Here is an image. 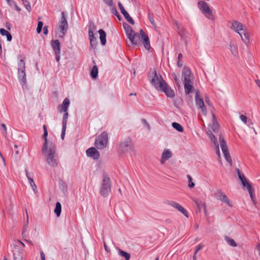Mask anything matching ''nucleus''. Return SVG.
<instances>
[{
    "instance_id": "nucleus-19",
    "label": "nucleus",
    "mask_w": 260,
    "mask_h": 260,
    "mask_svg": "<svg viewBox=\"0 0 260 260\" xmlns=\"http://www.w3.org/2000/svg\"><path fill=\"white\" fill-rule=\"evenodd\" d=\"M86 152L87 156L92 157L94 159L97 160L100 158V153L94 147L88 148Z\"/></svg>"
},
{
    "instance_id": "nucleus-27",
    "label": "nucleus",
    "mask_w": 260,
    "mask_h": 260,
    "mask_svg": "<svg viewBox=\"0 0 260 260\" xmlns=\"http://www.w3.org/2000/svg\"><path fill=\"white\" fill-rule=\"evenodd\" d=\"M99 33L100 35V39L101 41V43L103 46H105L106 43V33L102 29H100L99 30Z\"/></svg>"
},
{
    "instance_id": "nucleus-15",
    "label": "nucleus",
    "mask_w": 260,
    "mask_h": 260,
    "mask_svg": "<svg viewBox=\"0 0 260 260\" xmlns=\"http://www.w3.org/2000/svg\"><path fill=\"white\" fill-rule=\"evenodd\" d=\"M24 245V244L20 241H18L14 245L13 250L14 260H22V254L19 253V247L20 246L23 247Z\"/></svg>"
},
{
    "instance_id": "nucleus-28",
    "label": "nucleus",
    "mask_w": 260,
    "mask_h": 260,
    "mask_svg": "<svg viewBox=\"0 0 260 260\" xmlns=\"http://www.w3.org/2000/svg\"><path fill=\"white\" fill-rule=\"evenodd\" d=\"M123 26L128 38L129 36H131V35H132L135 32V31L133 30L132 27L126 23H123Z\"/></svg>"
},
{
    "instance_id": "nucleus-58",
    "label": "nucleus",
    "mask_w": 260,
    "mask_h": 260,
    "mask_svg": "<svg viewBox=\"0 0 260 260\" xmlns=\"http://www.w3.org/2000/svg\"><path fill=\"white\" fill-rule=\"evenodd\" d=\"M43 33L45 35H47L48 33V26H45L43 28Z\"/></svg>"
},
{
    "instance_id": "nucleus-47",
    "label": "nucleus",
    "mask_w": 260,
    "mask_h": 260,
    "mask_svg": "<svg viewBox=\"0 0 260 260\" xmlns=\"http://www.w3.org/2000/svg\"><path fill=\"white\" fill-rule=\"evenodd\" d=\"M25 8L30 12L31 11V6L30 3L26 0H22Z\"/></svg>"
},
{
    "instance_id": "nucleus-53",
    "label": "nucleus",
    "mask_w": 260,
    "mask_h": 260,
    "mask_svg": "<svg viewBox=\"0 0 260 260\" xmlns=\"http://www.w3.org/2000/svg\"><path fill=\"white\" fill-rule=\"evenodd\" d=\"M103 2L108 6L111 7L113 5V0H103Z\"/></svg>"
},
{
    "instance_id": "nucleus-50",
    "label": "nucleus",
    "mask_w": 260,
    "mask_h": 260,
    "mask_svg": "<svg viewBox=\"0 0 260 260\" xmlns=\"http://www.w3.org/2000/svg\"><path fill=\"white\" fill-rule=\"evenodd\" d=\"M203 245H202V244H199V245H198L196 247V250L194 251V254H197L200 250L203 248Z\"/></svg>"
},
{
    "instance_id": "nucleus-60",
    "label": "nucleus",
    "mask_w": 260,
    "mask_h": 260,
    "mask_svg": "<svg viewBox=\"0 0 260 260\" xmlns=\"http://www.w3.org/2000/svg\"><path fill=\"white\" fill-rule=\"evenodd\" d=\"M178 203H176V202H175L174 201H171L170 203V205L172 206L174 208H176V206L177 205Z\"/></svg>"
},
{
    "instance_id": "nucleus-18",
    "label": "nucleus",
    "mask_w": 260,
    "mask_h": 260,
    "mask_svg": "<svg viewBox=\"0 0 260 260\" xmlns=\"http://www.w3.org/2000/svg\"><path fill=\"white\" fill-rule=\"evenodd\" d=\"M118 7L120 10V11L125 19L131 24L134 25L135 24V22L133 18L129 16L128 12L125 10L124 7L121 3L119 2L118 4Z\"/></svg>"
},
{
    "instance_id": "nucleus-23",
    "label": "nucleus",
    "mask_w": 260,
    "mask_h": 260,
    "mask_svg": "<svg viewBox=\"0 0 260 260\" xmlns=\"http://www.w3.org/2000/svg\"><path fill=\"white\" fill-rule=\"evenodd\" d=\"M51 46L54 53H60V46L59 40H52L51 42Z\"/></svg>"
},
{
    "instance_id": "nucleus-63",
    "label": "nucleus",
    "mask_w": 260,
    "mask_h": 260,
    "mask_svg": "<svg viewBox=\"0 0 260 260\" xmlns=\"http://www.w3.org/2000/svg\"><path fill=\"white\" fill-rule=\"evenodd\" d=\"M41 260H45V254L44 253V252L43 251H42L41 252Z\"/></svg>"
},
{
    "instance_id": "nucleus-6",
    "label": "nucleus",
    "mask_w": 260,
    "mask_h": 260,
    "mask_svg": "<svg viewBox=\"0 0 260 260\" xmlns=\"http://www.w3.org/2000/svg\"><path fill=\"white\" fill-rule=\"evenodd\" d=\"M108 140V133L106 132H103L95 138V146L99 149H104L107 145Z\"/></svg>"
},
{
    "instance_id": "nucleus-40",
    "label": "nucleus",
    "mask_w": 260,
    "mask_h": 260,
    "mask_svg": "<svg viewBox=\"0 0 260 260\" xmlns=\"http://www.w3.org/2000/svg\"><path fill=\"white\" fill-rule=\"evenodd\" d=\"M175 208L181 212L185 217H188L187 211L180 204H178Z\"/></svg>"
},
{
    "instance_id": "nucleus-43",
    "label": "nucleus",
    "mask_w": 260,
    "mask_h": 260,
    "mask_svg": "<svg viewBox=\"0 0 260 260\" xmlns=\"http://www.w3.org/2000/svg\"><path fill=\"white\" fill-rule=\"evenodd\" d=\"M95 29V26L93 22L91 21L89 22L88 26V34H93V30Z\"/></svg>"
},
{
    "instance_id": "nucleus-16",
    "label": "nucleus",
    "mask_w": 260,
    "mask_h": 260,
    "mask_svg": "<svg viewBox=\"0 0 260 260\" xmlns=\"http://www.w3.org/2000/svg\"><path fill=\"white\" fill-rule=\"evenodd\" d=\"M215 197L216 198L220 200V201L226 203L229 206L232 207V205L229 199L227 197V196L225 195V193H224L221 190H218L215 193Z\"/></svg>"
},
{
    "instance_id": "nucleus-13",
    "label": "nucleus",
    "mask_w": 260,
    "mask_h": 260,
    "mask_svg": "<svg viewBox=\"0 0 260 260\" xmlns=\"http://www.w3.org/2000/svg\"><path fill=\"white\" fill-rule=\"evenodd\" d=\"M231 28L239 34L240 36H242L243 34L242 31L246 29V27L242 23L237 20L232 22Z\"/></svg>"
},
{
    "instance_id": "nucleus-57",
    "label": "nucleus",
    "mask_w": 260,
    "mask_h": 260,
    "mask_svg": "<svg viewBox=\"0 0 260 260\" xmlns=\"http://www.w3.org/2000/svg\"><path fill=\"white\" fill-rule=\"evenodd\" d=\"M104 243V248H105V250L108 252H110V248L107 245L106 242L104 241L103 242Z\"/></svg>"
},
{
    "instance_id": "nucleus-17",
    "label": "nucleus",
    "mask_w": 260,
    "mask_h": 260,
    "mask_svg": "<svg viewBox=\"0 0 260 260\" xmlns=\"http://www.w3.org/2000/svg\"><path fill=\"white\" fill-rule=\"evenodd\" d=\"M139 35L140 38L143 40V45L145 49L147 50H149L150 48V44L148 36L145 34L142 29H140Z\"/></svg>"
},
{
    "instance_id": "nucleus-10",
    "label": "nucleus",
    "mask_w": 260,
    "mask_h": 260,
    "mask_svg": "<svg viewBox=\"0 0 260 260\" xmlns=\"http://www.w3.org/2000/svg\"><path fill=\"white\" fill-rule=\"evenodd\" d=\"M220 147L223 152L224 156L226 160L230 164V166L232 165V160L229 152L228 148L223 137L220 135L219 137Z\"/></svg>"
},
{
    "instance_id": "nucleus-32",
    "label": "nucleus",
    "mask_w": 260,
    "mask_h": 260,
    "mask_svg": "<svg viewBox=\"0 0 260 260\" xmlns=\"http://www.w3.org/2000/svg\"><path fill=\"white\" fill-rule=\"evenodd\" d=\"M18 77L20 83L23 86L26 82L25 73L24 70L18 71Z\"/></svg>"
},
{
    "instance_id": "nucleus-44",
    "label": "nucleus",
    "mask_w": 260,
    "mask_h": 260,
    "mask_svg": "<svg viewBox=\"0 0 260 260\" xmlns=\"http://www.w3.org/2000/svg\"><path fill=\"white\" fill-rule=\"evenodd\" d=\"M148 17L149 20L150 22L151 23V24L153 25V26L154 28H156L157 26L155 22L154 19L153 18V15L151 14L150 13H148Z\"/></svg>"
},
{
    "instance_id": "nucleus-7",
    "label": "nucleus",
    "mask_w": 260,
    "mask_h": 260,
    "mask_svg": "<svg viewBox=\"0 0 260 260\" xmlns=\"http://www.w3.org/2000/svg\"><path fill=\"white\" fill-rule=\"evenodd\" d=\"M58 29L61 34V35L59 37L63 38L65 34L67 33L68 29L67 14L64 11L61 12V18L59 22Z\"/></svg>"
},
{
    "instance_id": "nucleus-11",
    "label": "nucleus",
    "mask_w": 260,
    "mask_h": 260,
    "mask_svg": "<svg viewBox=\"0 0 260 260\" xmlns=\"http://www.w3.org/2000/svg\"><path fill=\"white\" fill-rule=\"evenodd\" d=\"M159 92H164L168 98H173L175 96V93L171 87L166 82H164L162 86L158 90Z\"/></svg>"
},
{
    "instance_id": "nucleus-8",
    "label": "nucleus",
    "mask_w": 260,
    "mask_h": 260,
    "mask_svg": "<svg viewBox=\"0 0 260 260\" xmlns=\"http://www.w3.org/2000/svg\"><path fill=\"white\" fill-rule=\"evenodd\" d=\"M198 6L202 13L208 19L213 20L212 11L210 9L207 3L204 1L198 2Z\"/></svg>"
},
{
    "instance_id": "nucleus-31",
    "label": "nucleus",
    "mask_w": 260,
    "mask_h": 260,
    "mask_svg": "<svg viewBox=\"0 0 260 260\" xmlns=\"http://www.w3.org/2000/svg\"><path fill=\"white\" fill-rule=\"evenodd\" d=\"M230 49L233 56L235 57L238 56L237 46L232 42H231L230 43Z\"/></svg>"
},
{
    "instance_id": "nucleus-64",
    "label": "nucleus",
    "mask_w": 260,
    "mask_h": 260,
    "mask_svg": "<svg viewBox=\"0 0 260 260\" xmlns=\"http://www.w3.org/2000/svg\"><path fill=\"white\" fill-rule=\"evenodd\" d=\"M7 4L10 6H13L14 5V4H16V3L13 0H11Z\"/></svg>"
},
{
    "instance_id": "nucleus-51",
    "label": "nucleus",
    "mask_w": 260,
    "mask_h": 260,
    "mask_svg": "<svg viewBox=\"0 0 260 260\" xmlns=\"http://www.w3.org/2000/svg\"><path fill=\"white\" fill-rule=\"evenodd\" d=\"M142 122L144 124V125L147 127V129L150 130V125H149V123L147 122V121H146V120L145 119H142Z\"/></svg>"
},
{
    "instance_id": "nucleus-4",
    "label": "nucleus",
    "mask_w": 260,
    "mask_h": 260,
    "mask_svg": "<svg viewBox=\"0 0 260 260\" xmlns=\"http://www.w3.org/2000/svg\"><path fill=\"white\" fill-rule=\"evenodd\" d=\"M133 144L129 138H126L120 141L118 144L117 152L119 154H123L132 150Z\"/></svg>"
},
{
    "instance_id": "nucleus-2",
    "label": "nucleus",
    "mask_w": 260,
    "mask_h": 260,
    "mask_svg": "<svg viewBox=\"0 0 260 260\" xmlns=\"http://www.w3.org/2000/svg\"><path fill=\"white\" fill-rule=\"evenodd\" d=\"M148 77L151 84L158 90L162 86L165 80L162 78L160 75H158L155 70L149 72Z\"/></svg>"
},
{
    "instance_id": "nucleus-61",
    "label": "nucleus",
    "mask_w": 260,
    "mask_h": 260,
    "mask_svg": "<svg viewBox=\"0 0 260 260\" xmlns=\"http://www.w3.org/2000/svg\"><path fill=\"white\" fill-rule=\"evenodd\" d=\"M27 232L26 231V228H25L24 229L23 232L22 233L23 237H24L25 238H27Z\"/></svg>"
},
{
    "instance_id": "nucleus-49",
    "label": "nucleus",
    "mask_w": 260,
    "mask_h": 260,
    "mask_svg": "<svg viewBox=\"0 0 260 260\" xmlns=\"http://www.w3.org/2000/svg\"><path fill=\"white\" fill-rule=\"evenodd\" d=\"M1 126H2V127L3 128V135L5 137H6L7 134V129L6 125L5 124L2 123L1 124Z\"/></svg>"
},
{
    "instance_id": "nucleus-54",
    "label": "nucleus",
    "mask_w": 260,
    "mask_h": 260,
    "mask_svg": "<svg viewBox=\"0 0 260 260\" xmlns=\"http://www.w3.org/2000/svg\"><path fill=\"white\" fill-rule=\"evenodd\" d=\"M67 126H62V131H61V137L62 140H63L65 136V132L66 130Z\"/></svg>"
},
{
    "instance_id": "nucleus-55",
    "label": "nucleus",
    "mask_w": 260,
    "mask_h": 260,
    "mask_svg": "<svg viewBox=\"0 0 260 260\" xmlns=\"http://www.w3.org/2000/svg\"><path fill=\"white\" fill-rule=\"evenodd\" d=\"M25 173H26V176L28 179V180L29 181V183H30V186H32V179L30 177V176L28 175V172H27V171L26 169H25Z\"/></svg>"
},
{
    "instance_id": "nucleus-33",
    "label": "nucleus",
    "mask_w": 260,
    "mask_h": 260,
    "mask_svg": "<svg viewBox=\"0 0 260 260\" xmlns=\"http://www.w3.org/2000/svg\"><path fill=\"white\" fill-rule=\"evenodd\" d=\"M0 34H1V35L3 36H6L7 37V40L8 41L10 42L12 40V37L9 31L6 30L4 28L0 29Z\"/></svg>"
},
{
    "instance_id": "nucleus-25",
    "label": "nucleus",
    "mask_w": 260,
    "mask_h": 260,
    "mask_svg": "<svg viewBox=\"0 0 260 260\" xmlns=\"http://www.w3.org/2000/svg\"><path fill=\"white\" fill-rule=\"evenodd\" d=\"M43 129H44V134L43 135V138L44 139L45 142H44V146L42 148V151L44 153L45 150H47V146H48L47 139V137L48 136V132L47 130V127L45 125H43Z\"/></svg>"
},
{
    "instance_id": "nucleus-14",
    "label": "nucleus",
    "mask_w": 260,
    "mask_h": 260,
    "mask_svg": "<svg viewBox=\"0 0 260 260\" xmlns=\"http://www.w3.org/2000/svg\"><path fill=\"white\" fill-rule=\"evenodd\" d=\"M182 78L184 83L190 82L192 81L191 71L187 67H184L182 72Z\"/></svg>"
},
{
    "instance_id": "nucleus-5",
    "label": "nucleus",
    "mask_w": 260,
    "mask_h": 260,
    "mask_svg": "<svg viewBox=\"0 0 260 260\" xmlns=\"http://www.w3.org/2000/svg\"><path fill=\"white\" fill-rule=\"evenodd\" d=\"M70 100L68 98L64 99L62 104L58 107L60 112H64L62 117V126H67L69 113L68 110L70 105Z\"/></svg>"
},
{
    "instance_id": "nucleus-59",
    "label": "nucleus",
    "mask_w": 260,
    "mask_h": 260,
    "mask_svg": "<svg viewBox=\"0 0 260 260\" xmlns=\"http://www.w3.org/2000/svg\"><path fill=\"white\" fill-rule=\"evenodd\" d=\"M55 55V59L57 61H59L60 59V53H54Z\"/></svg>"
},
{
    "instance_id": "nucleus-35",
    "label": "nucleus",
    "mask_w": 260,
    "mask_h": 260,
    "mask_svg": "<svg viewBox=\"0 0 260 260\" xmlns=\"http://www.w3.org/2000/svg\"><path fill=\"white\" fill-rule=\"evenodd\" d=\"M224 239L229 245L232 247H236L237 246V244L235 240L230 237L227 236H225Z\"/></svg>"
},
{
    "instance_id": "nucleus-42",
    "label": "nucleus",
    "mask_w": 260,
    "mask_h": 260,
    "mask_svg": "<svg viewBox=\"0 0 260 260\" xmlns=\"http://www.w3.org/2000/svg\"><path fill=\"white\" fill-rule=\"evenodd\" d=\"M172 127L179 132H182L183 131V126L177 122H173L172 124Z\"/></svg>"
},
{
    "instance_id": "nucleus-9",
    "label": "nucleus",
    "mask_w": 260,
    "mask_h": 260,
    "mask_svg": "<svg viewBox=\"0 0 260 260\" xmlns=\"http://www.w3.org/2000/svg\"><path fill=\"white\" fill-rule=\"evenodd\" d=\"M220 147L223 152L224 156L226 160L230 164V166L232 165V160L229 152L228 148L223 137L220 135L219 137Z\"/></svg>"
},
{
    "instance_id": "nucleus-38",
    "label": "nucleus",
    "mask_w": 260,
    "mask_h": 260,
    "mask_svg": "<svg viewBox=\"0 0 260 260\" xmlns=\"http://www.w3.org/2000/svg\"><path fill=\"white\" fill-rule=\"evenodd\" d=\"M91 77L95 79L98 77V68L96 65L94 66L90 72Z\"/></svg>"
},
{
    "instance_id": "nucleus-37",
    "label": "nucleus",
    "mask_w": 260,
    "mask_h": 260,
    "mask_svg": "<svg viewBox=\"0 0 260 260\" xmlns=\"http://www.w3.org/2000/svg\"><path fill=\"white\" fill-rule=\"evenodd\" d=\"M57 217H59L61 212V205L59 202L56 203L55 208L54 211Z\"/></svg>"
},
{
    "instance_id": "nucleus-29",
    "label": "nucleus",
    "mask_w": 260,
    "mask_h": 260,
    "mask_svg": "<svg viewBox=\"0 0 260 260\" xmlns=\"http://www.w3.org/2000/svg\"><path fill=\"white\" fill-rule=\"evenodd\" d=\"M247 189L248 191V192L250 194V198L252 201V203L254 205H256V199L255 194L253 193V189L252 187L251 186V184H248V186L247 187Z\"/></svg>"
},
{
    "instance_id": "nucleus-62",
    "label": "nucleus",
    "mask_w": 260,
    "mask_h": 260,
    "mask_svg": "<svg viewBox=\"0 0 260 260\" xmlns=\"http://www.w3.org/2000/svg\"><path fill=\"white\" fill-rule=\"evenodd\" d=\"M178 34L181 36L182 37L183 36L185 35V30H182V31H181L180 30H178Z\"/></svg>"
},
{
    "instance_id": "nucleus-26",
    "label": "nucleus",
    "mask_w": 260,
    "mask_h": 260,
    "mask_svg": "<svg viewBox=\"0 0 260 260\" xmlns=\"http://www.w3.org/2000/svg\"><path fill=\"white\" fill-rule=\"evenodd\" d=\"M184 84L185 93L186 94H189L194 89L192 81H191L190 82L184 83Z\"/></svg>"
},
{
    "instance_id": "nucleus-48",
    "label": "nucleus",
    "mask_w": 260,
    "mask_h": 260,
    "mask_svg": "<svg viewBox=\"0 0 260 260\" xmlns=\"http://www.w3.org/2000/svg\"><path fill=\"white\" fill-rule=\"evenodd\" d=\"M43 22L39 21V22L38 23L37 28V32L38 34H40L41 32L42 27H43Z\"/></svg>"
},
{
    "instance_id": "nucleus-39",
    "label": "nucleus",
    "mask_w": 260,
    "mask_h": 260,
    "mask_svg": "<svg viewBox=\"0 0 260 260\" xmlns=\"http://www.w3.org/2000/svg\"><path fill=\"white\" fill-rule=\"evenodd\" d=\"M118 253L119 255L122 257H124L125 260H129L130 254L121 250V249H118Z\"/></svg>"
},
{
    "instance_id": "nucleus-36",
    "label": "nucleus",
    "mask_w": 260,
    "mask_h": 260,
    "mask_svg": "<svg viewBox=\"0 0 260 260\" xmlns=\"http://www.w3.org/2000/svg\"><path fill=\"white\" fill-rule=\"evenodd\" d=\"M212 116L213 119V122L212 126V129L214 133H216L218 131L219 124L216 121L215 116L214 114L212 115Z\"/></svg>"
},
{
    "instance_id": "nucleus-21",
    "label": "nucleus",
    "mask_w": 260,
    "mask_h": 260,
    "mask_svg": "<svg viewBox=\"0 0 260 260\" xmlns=\"http://www.w3.org/2000/svg\"><path fill=\"white\" fill-rule=\"evenodd\" d=\"M172 156V152L168 149H165L162 154L160 159L161 164H164L166 161Z\"/></svg>"
},
{
    "instance_id": "nucleus-34",
    "label": "nucleus",
    "mask_w": 260,
    "mask_h": 260,
    "mask_svg": "<svg viewBox=\"0 0 260 260\" xmlns=\"http://www.w3.org/2000/svg\"><path fill=\"white\" fill-rule=\"evenodd\" d=\"M246 30V29H245L244 31H242L243 34H242V36H241V38L242 41L244 42L246 45H247L249 43V36Z\"/></svg>"
},
{
    "instance_id": "nucleus-22",
    "label": "nucleus",
    "mask_w": 260,
    "mask_h": 260,
    "mask_svg": "<svg viewBox=\"0 0 260 260\" xmlns=\"http://www.w3.org/2000/svg\"><path fill=\"white\" fill-rule=\"evenodd\" d=\"M128 38L132 44L135 45H139L140 44V37L138 33L135 32Z\"/></svg>"
},
{
    "instance_id": "nucleus-12",
    "label": "nucleus",
    "mask_w": 260,
    "mask_h": 260,
    "mask_svg": "<svg viewBox=\"0 0 260 260\" xmlns=\"http://www.w3.org/2000/svg\"><path fill=\"white\" fill-rule=\"evenodd\" d=\"M195 100L197 107L201 110V111L204 114L206 115L207 113V109L203 100L202 98H200V92L199 90H197L196 92Z\"/></svg>"
},
{
    "instance_id": "nucleus-20",
    "label": "nucleus",
    "mask_w": 260,
    "mask_h": 260,
    "mask_svg": "<svg viewBox=\"0 0 260 260\" xmlns=\"http://www.w3.org/2000/svg\"><path fill=\"white\" fill-rule=\"evenodd\" d=\"M208 135L209 137L210 138L211 141L213 143L214 145L216 148V153L220 157V150H219V144L217 141V139L215 137L214 135L213 134H212V133L211 132H208Z\"/></svg>"
},
{
    "instance_id": "nucleus-52",
    "label": "nucleus",
    "mask_w": 260,
    "mask_h": 260,
    "mask_svg": "<svg viewBox=\"0 0 260 260\" xmlns=\"http://www.w3.org/2000/svg\"><path fill=\"white\" fill-rule=\"evenodd\" d=\"M240 118L245 124L247 123V117L246 116L244 115H241L240 116Z\"/></svg>"
},
{
    "instance_id": "nucleus-45",
    "label": "nucleus",
    "mask_w": 260,
    "mask_h": 260,
    "mask_svg": "<svg viewBox=\"0 0 260 260\" xmlns=\"http://www.w3.org/2000/svg\"><path fill=\"white\" fill-rule=\"evenodd\" d=\"M25 69V62L22 60L21 59L18 62V71L24 70Z\"/></svg>"
},
{
    "instance_id": "nucleus-30",
    "label": "nucleus",
    "mask_w": 260,
    "mask_h": 260,
    "mask_svg": "<svg viewBox=\"0 0 260 260\" xmlns=\"http://www.w3.org/2000/svg\"><path fill=\"white\" fill-rule=\"evenodd\" d=\"M88 35L90 40V46L93 48H95L98 44L97 39L94 36V34H88Z\"/></svg>"
},
{
    "instance_id": "nucleus-46",
    "label": "nucleus",
    "mask_w": 260,
    "mask_h": 260,
    "mask_svg": "<svg viewBox=\"0 0 260 260\" xmlns=\"http://www.w3.org/2000/svg\"><path fill=\"white\" fill-rule=\"evenodd\" d=\"M187 178L188 180V187L189 188H193L195 184L192 182V177L189 175H187Z\"/></svg>"
},
{
    "instance_id": "nucleus-1",
    "label": "nucleus",
    "mask_w": 260,
    "mask_h": 260,
    "mask_svg": "<svg viewBox=\"0 0 260 260\" xmlns=\"http://www.w3.org/2000/svg\"><path fill=\"white\" fill-rule=\"evenodd\" d=\"M46 153V160L47 164L52 167H56L58 166L57 159L55 155V146L54 144H50L49 147L47 150H45Z\"/></svg>"
},
{
    "instance_id": "nucleus-3",
    "label": "nucleus",
    "mask_w": 260,
    "mask_h": 260,
    "mask_svg": "<svg viewBox=\"0 0 260 260\" xmlns=\"http://www.w3.org/2000/svg\"><path fill=\"white\" fill-rule=\"evenodd\" d=\"M111 190V183L110 178L107 174L103 175V179L101 182L100 188V192L104 197H107Z\"/></svg>"
},
{
    "instance_id": "nucleus-56",
    "label": "nucleus",
    "mask_w": 260,
    "mask_h": 260,
    "mask_svg": "<svg viewBox=\"0 0 260 260\" xmlns=\"http://www.w3.org/2000/svg\"><path fill=\"white\" fill-rule=\"evenodd\" d=\"M111 12L113 14H114V15L116 16L117 15H118V12H117L116 8L115 7H113L112 9H111Z\"/></svg>"
},
{
    "instance_id": "nucleus-41",
    "label": "nucleus",
    "mask_w": 260,
    "mask_h": 260,
    "mask_svg": "<svg viewBox=\"0 0 260 260\" xmlns=\"http://www.w3.org/2000/svg\"><path fill=\"white\" fill-rule=\"evenodd\" d=\"M194 202L198 207L199 210H201L202 207L205 208V204L203 203L200 200L198 199H195L193 200Z\"/></svg>"
},
{
    "instance_id": "nucleus-24",
    "label": "nucleus",
    "mask_w": 260,
    "mask_h": 260,
    "mask_svg": "<svg viewBox=\"0 0 260 260\" xmlns=\"http://www.w3.org/2000/svg\"><path fill=\"white\" fill-rule=\"evenodd\" d=\"M237 172L239 178L241 180L243 186L247 187L248 184H250V183L247 181L244 174L240 172L239 169H237Z\"/></svg>"
}]
</instances>
